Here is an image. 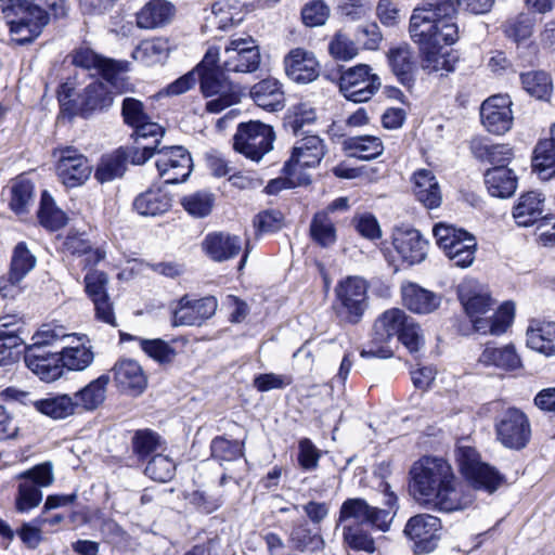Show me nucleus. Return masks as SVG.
Masks as SVG:
<instances>
[{"label": "nucleus", "instance_id": "nucleus-19", "mask_svg": "<svg viewBox=\"0 0 555 555\" xmlns=\"http://www.w3.org/2000/svg\"><path fill=\"white\" fill-rule=\"evenodd\" d=\"M441 528V521L438 517L429 514H418L408 520L404 534L414 541L415 553L426 554L438 546Z\"/></svg>", "mask_w": 555, "mask_h": 555}, {"label": "nucleus", "instance_id": "nucleus-36", "mask_svg": "<svg viewBox=\"0 0 555 555\" xmlns=\"http://www.w3.org/2000/svg\"><path fill=\"white\" fill-rule=\"evenodd\" d=\"M175 8L165 0H151L137 13V25L143 29H155L170 23Z\"/></svg>", "mask_w": 555, "mask_h": 555}, {"label": "nucleus", "instance_id": "nucleus-8", "mask_svg": "<svg viewBox=\"0 0 555 555\" xmlns=\"http://www.w3.org/2000/svg\"><path fill=\"white\" fill-rule=\"evenodd\" d=\"M410 317L401 309L393 308L385 311L374 323L373 337L360 351L362 358L388 359L393 356L390 346L395 336H399Z\"/></svg>", "mask_w": 555, "mask_h": 555}, {"label": "nucleus", "instance_id": "nucleus-31", "mask_svg": "<svg viewBox=\"0 0 555 555\" xmlns=\"http://www.w3.org/2000/svg\"><path fill=\"white\" fill-rule=\"evenodd\" d=\"M413 193L416 199L426 208L434 209L440 206L442 194L434 172L429 169H418L412 176Z\"/></svg>", "mask_w": 555, "mask_h": 555}, {"label": "nucleus", "instance_id": "nucleus-63", "mask_svg": "<svg viewBox=\"0 0 555 555\" xmlns=\"http://www.w3.org/2000/svg\"><path fill=\"white\" fill-rule=\"evenodd\" d=\"M141 349L159 363H169L173 360L176 351L163 339L138 338Z\"/></svg>", "mask_w": 555, "mask_h": 555}, {"label": "nucleus", "instance_id": "nucleus-40", "mask_svg": "<svg viewBox=\"0 0 555 555\" xmlns=\"http://www.w3.org/2000/svg\"><path fill=\"white\" fill-rule=\"evenodd\" d=\"M63 370L83 371L91 365L94 360L92 347L89 345L86 336L77 338V345L64 347L60 352Z\"/></svg>", "mask_w": 555, "mask_h": 555}, {"label": "nucleus", "instance_id": "nucleus-52", "mask_svg": "<svg viewBox=\"0 0 555 555\" xmlns=\"http://www.w3.org/2000/svg\"><path fill=\"white\" fill-rule=\"evenodd\" d=\"M10 207L16 215H25L34 205V184L27 179H18L11 190Z\"/></svg>", "mask_w": 555, "mask_h": 555}, {"label": "nucleus", "instance_id": "nucleus-44", "mask_svg": "<svg viewBox=\"0 0 555 555\" xmlns=\"http://www.w3.org/2000/svg\"><path fill=\"white\" fill-rule=\"evenodd\" d=\"M133 207L142 216H158L168 211L171 207V198L162 190H147L138 195Z\"/></svg>", "mask_w": 555, "mask_h": 555}, {"label": "nucleus", "instance_id": "nucleus-3", "mask_svg": "<svg viewBox=\"0 0 555 555\" xmlns=\"http://www.w3.org/2000/svg\"><path fill=\"white\" fill-rule=\"evenodd\" d=\"M220 51L217 47H209L196 66L197 81L205 98H214L206 103V111L218 114L227 107L236 104L241 99L238 86L225 77L222 65L219 66Z\"/></svg>", "mask_w": 555, "mask_h": 555}, {"label": "nucleus", "instance_id": "nucleus-10", "mask_svg": "<svg viewBox=\"0 0 555 555\" xmlns=\"http://www.w3.org/2000/svg\"><path fill=\"white\" fill-rule=\"evenodd\" d=\"M273 128L258 120L241 122L233 137L234 150L253 162H259L273 149Z\"/></svg>", "mask_w": 555, "mask_h": 555}, {"label": "nucleus", "instance_id": "nucleus-50", "mask_svg": "<svg viewBox=\"0 0 555 555\" xmlns=\"http://www.w3.org/2000/svg\"><path fill=\"white\" fill-rule=\"evenodd\" d=\"M160 436L152 429H138L131 438L132 453L140 460L145 461L152 453L162 447Z\"/></svg>", "mask_w": 555, "mask_h": 555}, {"label": "nucleus", "instance_id": "nucleus-25", "mask_svg": "<svg viewBox=\"0 0 555 555\" xmlns=\"http://www.w3.org/2000/svg\"><path fill=\"white\" fill-rule=\"evenodd\" d=\"M392 245L401 259L412 266L425 259L428 243L415 229L397 228L392 234Z\"/></svg>", "mask_w": 555, "mask_h": 555}, {"label": "nucleus", "instance_id": "nucleus-13", "mask_svg": "<svg viewBox=\"0 0 555 555\" xmlns=\"http://www.w3.org/2000/svg\"><path fill=\"white\" fill-rule=\"evenodd\" d=\"M457 461L463 476L476 490L491 494L504 481V477L494 467L480 462L479 454L474 448H459Z\"/></svg>", "mask_w": 555, "mask_h": 555}, {"label": "nucleus", "instance_id": "nucleus-28", "mask_svg": "<svg viewBox=\"0 0 555 555\" xmlns=\"http://www.w3.org/2000/svg\"><path fill=\"white\" fill-rule=\"evenodd\" d=\"M202 246L211 260L223 262L242 251L243 241L240 236L227 232H212L205 236Z\"/></svg>", "mask_w": 555, "mask_h": 555}, {"label": "nucleus", "instance_id": "nucleus-4", "mask_svg": "<svg viewBox=\"0 0 555 555\" xmlns=\"http://www.w3.org/2000/svg\"><path fill=\"white\" fill-rule=\"evenodd\" d=\"M379 488L386 508L372 506L361 498L347 499L340 506L338 521L346 522L353 519L356 525H370L379 531H388L399 508L398 498L391 491L389 483L382 481Z\"/></svg>", "mask_w": 555, "mask_h": 555}, {"label": "nucleus", "instance_id": "nucleus-27", "mask_svg": "<svg viewBox=\"0 0 555 555\" xmlns=\"http://www.w3.org/2000/svg\"><path fill=\"white\" fill-rule=\"evenodd\" d=\"M112 373L116 387L122 392L138 396L146 388V375L141 365L134 360L124 359L116 362Z\"/></svg>", "mask_w": 555, "mask_h": 555}, {"label": "nucleus", "instance_id": "nucleus-29", "mask_svg": "<svg viewBox=\"0 0 555 555\" xmlns=\"http://www.w3.org/2000/svg\"><path fill=\"white\" fill-rule=\"evenodd\" d=\"M24 361L33 373L47 383L54 382L63 375L59 352H36V349H25Z\"/></svg>", "mask_w": 555, "mask_h": 555}, {"label": "nucleus", "instance_id": "nucleus-59", "mask_svg": "<svg viewBox=\"0 0 555 555\" xmlns=\"http://www.w3.org/2000/svg\"><path fill=\"white\" fill-rule=\"evenodd\" d=\"M36 264V258L30 254L25 243H18L13 251L10 273L15 281H22Z\"/></svg>", "mask_w": 555, "mask_h": 555}, {"label": "nucleus", "instance_id": "nucleus-33", "mask_svg": "<svg viewBox=\"0 0 555 555\" xmlns=\"http://www.w3.org/2000/svg\"><path fill=\"white\" fill-rule=\"evenodd\" d=\"M526 337L530 349L546 357L555 356V322L531 320Z\"/></svg>", "mask_w": 555, "mask_h": 555}, {"label": "nucleus", "instance_id": "nucleus-1", "mask_svg": "<svg viewBox=\"0 0 555 555\" xmlns=\"http://www.w3.org/2000/svg\"><path fill=\"white\" fill-rule=\"evenodd\" d=\"M410 490L415 501L433 511L452 513L469 507L474 495L456 478L448 461L423 456L410 470Z\"/></svg>", "mask_w": 555, "mask_h": 555}, {"label": "nucleus", "instance_id": "nucleus-35", "mask_svg": "<svg viewBox=\"0 0 555 555\" xmlns=\"http://www.w3.org/2000/svg\"><path fill=\"white\" fill-rule=\"evenodd\" d=\"M515 172L505 165L494 166L485 172V184L490 195L506 198L517 189Z\"/></svg>", "mask_w": 555, "mask_h": 555}, {"label": "nucleus", "instance_id": "nucleus-38", "mask_svg": "<svg viewBox=\"0 0 555 555\" xmlns=\"http://www.w3.org/2000/svg\"><path fill=\"white\" fill-rule=\"evenodd\" d=\"M73 63L86 69H96L105 80L116 85L117 64L96 54L89 48H79L73 55Z\"/></svg>", "mask_w": 555, "mask_h": 555}, {"label": "nucleus", "instance_id": "nucleus-22", "mask_svg": "<svg viewBox=\"0 0 555 555\" xmlns=\"http://www.w3.org/2000/svg\"><path fill=\"white\" fill-rule=\"evenodd\" d=\"M217 306V299L212 296L192 299L189 295H184L179 299L177 307L172 311V325H201L205 320L215 314Z\"/></svg>", "mask_w": 555, "mask_h": 555}, {"label": "nucleus", "instance_id": "nucleus-18", "mask_svg": "<svg viewBox=\"0 0 555 555\" xmlns=\"http://www.w3.org/2000/svg\"><path fill=\"white\" fill-rule=\"evenodd\" d=\"M192 166L191 155L183 146H158L156 168L165 183L175 184L185 181L192 171Z\"/></svg>", "mask_w": 555, "mask_h": 555}, {"label": "nucleus", "instance_id": "nucleus-42", "mask_svg": "<svg viewBox=\"0 0 555 555\" xmlns=\"http://www.w3.org/2000/svg\"><path fill=\"white\" fill-rule=\"evenodd\" d=\"M109 383V376L103 374L96 379L90 382L74 395V402H77V409L93 411L105 400L106 387Z\"/></svg>", "mask_w": 555, "mask_h": 555}, {"label": "nucleus", "instance_id": "nucleus-7", "mask_svg": "<svg viewBox=\"0 0 555 555\" xmlns=\"http://www.w3.org/2000/svg\"><path fill=\"white\" fill-rule=\"evenodd\" d=\"M0 8L13 41L25 44L40 35V26L46 17L38 10L27 7L25 0H0Z\"/></svg>", "mask_w": 555, "mask_h": 555}, {"label": "nucleus", "instance_id": "nucleus-32", "mask_svg": "<svg viewBox=\"0 0 555 555\" xmlns=\"http://www.w3.org/2000/svg\"><path fill=\"white\" fill-rule=\"evenodd\" d=\"M387 61L400 83L405 87H411L414 83L416 63L413 51L408 43L390 48L387 52Z\"/></svg>", "mask_w": 555, "mask_h": 555}, {"label": "nucleus", "instance_id": "nucleus-11", "mask_svg": "<svg viewBox=\"0 0 555 555\" xmlns=\"http://www.w3.org/2000/svg\"><path fill=\"white\" fill-rule=\"evenodd\" d=\"M337 315L341 321L357 324L367 309V283L359 276H348L340 281L336 288Z\"/></svg>", "mask_w": 555, "mask_h": 555}, {"label": "nucleus", "instance_id": "nucleus-17", "mask_svg": "<svg viewBox=\"0 0 555 555\" xmlns=\"http://www.w3.org/2000/svg\"><path fill=\"white\" fill-rule=\"evenodd\" d=\"M7 402H20L24 405L33 404L37 411L54 420L66 418L77 410V402L68 395H60L33 401L30 393L15 387H8L0 393Z\"/></svg>", "mask_w": 555, "mask_h": 555}, {"label": "nucleus", "instance_id": "nucleus-47", "mask_svg": "<svg viewBox=\"0 0 555 555\" xmlns=\"http://www.w3.org/2000/svg\"><path fill=\"white\" fill-rule=\"evenodd\" d=\"M291 546L300 553H315L324 548V540L319 532H313L308 524L296 525L289 534Z\"/></svg>", "mask_w": 555, "mask_h": 555}, {"label": "nucleus", "instance_id": "nucleus-64", "mask_svg": "<svg viewBox=\"0 0 555 555\" xmlns=\"http://www.w3.org/2000/svg\"><path fill=\"white\" fill-rule=\"evenodd\" d=\"M357 44L345 34L338 31L328 44L330 54L339 61H349L358 54Z\"/></svg>", "mask_w": 555, "mask_h": 555}, {"label": "nucleus", "instance_id": "nucleus-2", "mask_svg": "<svg viewBox=\"0 0 555 555\" xmlns=\"http://www.w3.org/2000/svg\"><path fill=\"white\" fill-rule=\"evenodd\" d=\"M457 296L478 333L501 335L514 320L515 306L508 301L501 305L490 319L481 318L492 309L494 301L488 287L475 279L463 280L457 286Z\"/></svg>", "mask_w": 555, "mask_h": 555}, {"label": "nucleus", "instance_id": "nucleus-46", "mask_svg": "<svg viewBox=\"0 0 555 555\" xmlns=\"http://www.w3.org/2000/svg\"><path fill=\"white\" fill-rule=\"evenodd\" d=\"M532 168L542 180L555 175V138L539 141L533 152Z\"/></svg>", "mask_w": 555, "mask_h": 555}, {"label": "nucleus", "instance_id": "nucleus-61", "mask_svg": "<svg viewBox=\"0 0 555 555\" xmlns=\"http://www.w3.org/2000/svg\"><path fill=\"white\" fill-rule=\"evenodd\" d=\"M442 46H429L427 49H420L422 53V67L428 73L452 72L453 67L443 53Z\"/></svg>", "mask_w": 555, "mask_h": 555}, {"label": "nucleus", "instance_id": "nucleus-41", "mask_svg": "<svg viewBox=\"0 0 555 555\" xmlns=\"http://www.w3.org/2000/svg\"><path fill=\"white\" fill-rule=\"evenodd\" d=\"M479 361L485 365H492L505 371H513L521 365L520 358L512 345L504 347L487 345L479 357Z\"/></svg>", "mask_w": 555, "mask_h": 555}, {"label": "nucleus", "instance_id": "nucleus-34", "mask_svg": "<svg viewBox=\"0 0 555 555\" xmlns=\"http://www.w3.org/2000/svg\"><path fill=\"white\" fill-rule=\"evenodd\" d=\"M469 150L476 159L491 164L493 167L507 166L514 157L513 149L509 145L491 143L488 139L480 137L472 139Z\"/></svg>", "mask_w": 555, "mask_h": 555}, {"label": "nucleus", "instance_id": "nucleus-62", "mask_svg": "<svg viewBox=\"0 0 555 555\" xmlns=\"http://www.w3.org/2000/svg\"><path fill=\"white\" fill-rule=\"evenodd\" d=\"M189 504L202 514H211L223 504L221 495L208 493L204 490H194L185 495Z\"/></svg>", "mask_w": 555, "mask_h": 555}, {"label": "nucleus", "instance_id": "nucleus-5", "mask_svg": "<svg viewBox=\"0 0 555 555\" xmlns=\"http://www.w3.org/2000/svg\"><path fill=\"white\" fill-rule=\"evenodd\" d=\"M112 88H115L119 93L129 90L128 83L117 75L116 85H112L107 80L106 82L92 81L89 83L75 100L73 108L67 106L69 102H66V99L70 96V89L65 83L59 92V101L64 111H70L72 114H80L87 117L93 112L106 109L113 104Z\"/></svg>", "mask_w": 555, "mask_h": 555}, {"label": "nucleus", "instance_id": "nucleus-15", "mask_svg": "<svg viewBox=\"0 0 555 555\" xmlns=\"http://www.w3.org/2000/svg\"><path fill=\"white\" fill-rule=\"evenodd\" d=\"M260 63L259 47L250 36L232 38L224 47L222 68L228 73H254Z\"/></svg>", "mask_w": 555, "mask_h": 555}, {"label": "nucleus", "instance_id": "nucleus-51", "mask_svg": "<svg viewBox=\"0 0 555 555\" xmlns=\"http://www.w3.org/2000/svg\"><path fill=\"white\" fill-rule=\"evenodd\" d=\"M310 235L322 247H328L336 242V229L327 211L314 215L310 223Z\"/></svg>", "mask_w": 555, "mask_h": 555}, {"label": "nucleus", "instance_id": "nucleus-20", "mask_svg": "<svg viewBox=\"0 0 555 555\" xmlns=\"http://www.w3.org/2000/svg\"><path fill=\"white\" fill-rule=\"evenodd\" d=\"M325 153L324 141L319 135H306L296 141L283 170L289 179L295 178L300 168L318 166Z\"/></svg>", "mask_w": 555, "mask_h": 555}, {"label": "nucleus", "instance_id": "nucleus-26", "mask_svg": "<svg viewBox=\"0 0 555 555\" xmlns=\"http://www.w3.org/2000/svg\"><path fill=\"white\" fill-rule=\"evenodd\" d=\"M285 73L289 79L309 83L320 74V65L314 54L301 48L291 50L284 57Z\"/></svg>", "mask_w": 555, "mask_h": 555}, {"label": "nucleus", "instance_id": "nucleus-43", "mask_svg": "<svg viewBox=\"0 0 555 555\" xmlns=\"http://www.w3.org/2000/svg\"><path fill=\"white\" fill-rule=\"evenodd\" d=\"M170 46L166 38H153L143 40L133 50L132 57L146 65L152 66L163 63L169 55Z\"/></svg>", "mask_w": 555, "mask_h": 555}, {"label": "nucleus", "instance_id": "nucleus-14", "mask_svg": "<svg viewBox=\"0 0 555 555\" xmlns=\"http://www.w3.org/2000/svg\"><path fill=\"white\" fill-rule=\"evenodd\" d=\"M380 79L366 64H359L343 72L339 89L344 96L354 103L369 101L379 89Z\"/></svg>", "mask_w": 555, "mask_h": 555}, {"label": "nucleus", "instance_id": "nucleus-58", "mask_svg": "<svg viewBox=\"0 0 555 555\" xmlns=\"http://www.w3.org/2000/svg\"><path fill=\"white\" fill-rule=\"evenodd\" d=\"M176 472V464L173 461L160 453L155 454L147 462L144 473L151 479L158 482H167L172 479Z\"/></svg>", "mask_w": 555, "mask_h": 555}, {"label": "nucleus", "instance_id": "nucleus-57", "mask_svg": "<svg viewBox=\"0 0 555 555\" xmlns=\"http://www.w3.org/2000/svg\"><path fill=\"white\" fill-rule=\"evenodd\" d=\"M215 197L208 191H197L184 196L181 201L183 208L195 218H204L211 212Z\"/></svg>", "mask_w": 555, "mask_h": 555}, {"label": "nucleus", "instance_id": "nucleus-24", "mask_svg": "<svg viewBox=\"0 0 555 555\" xmlns=\"http://www.w3.org/2000/svg\"><path fill=\"white\" fill-rule=\"evenodd\" d=\"M121 116L124 122L133 129L132 135L137 138H156L164 135V129L151 120L144 104L134 98L122 100Z\"/></svg>", "mask_w": 555, "mask_h": 555}, {"label": "nucleus", "instance_id": "nucleus-48", "mask_svg": "<svg viewBox=\"0 0 555 555\" xmlns=\"http://www.w3.org/2000/svg\"><path fill=\"white\" fill-rule=\"evenodd\" d=\"M345 149L352 157L371 160L383 154L384 144L378 137L360 135L347 139L345 141Z\"/></svg>", "mask_w": 555, "mask_h": 555}, {"label": "nucleus", "instance_id": "nucleus-12", "mask_svg": "<svg viewBox=\"0 0 555 555\" xmlns=\"http://www.w3.org/2000/svg\"><path fill=\"white\" fill-rule=\"evenodd\" d=\"M17 478L21 482L15 498V508L18 513H29L42 501L43 495L40 488L53 483V465L51 462L38 464L21 473Z\"/></svg>", "mask_w": 555, "mask_h": 555}, {"label": "nucleus", "instance_id": "nucleus-55", "mask_svg": "<svg viewBox=\"0 0 555 555\" xmlns=\"http://www.w3.org/2000/svg\"><path fill=\"white\" fill-rule=\"evenodd\" d=\"M69 337L65 327L56 324H43L33 336L31 344L26 345L25 349H36V352L44 351L43 348L60 339Z\"/></svg>", "mask_w": 555, "mask_h": 555}, {"label": "nucleus", "instance_id": "nucleus-6", "mask_svg": "<svg viewBox=\"0 0 555 555\" xmlns=\"http://www.w3.org/2000/svg\"><path fill=\"white\" fill-rule=\"evenodd\" d=\"M455 4L451 0H442L436 3L428 2L416 7L410 17L409 34L420 49L437 46V29L439 16H454Z\"/></svg>", "mask_w": 555, "mask_h": 555}, {"label": "nucleus", "instance_id": "nucleus-49", "mask_svg": "<svg viewBox=\"0 0 555 555\" xmlns=\"http://www.w3.org/2000/svg\"><path fill=\"white\" fill-rule=\"evenodd\" d=\"M38 219L42 227L51 231L61 229L66 224V215L55 206L53 197L43 191L40 198Z\"/></svg>", "mask_w": 555, "mask_h": 555}, {"label": "nucleus", "instance_id": "nucleus-60", "mask_svg": "<svg viewBox=\"0 0 555 555\" xmlns=\"http://www.w3.org/2000/svg\"><path fill=\"white\" fill-rule=\"evenodd\" d=\"M344 541L349 547L356 551H364L373 553L375 551V542L371 534L360 525L344 526Z\"/></svg>", "mask_w": 555, "mask_h": 555}, {"label": "nucleus", "instance_id": "nucleus-23", "mask_svg": "<svg viewBox=\"0 0 555 555\" xmlns=\"http://www.w3.org/2000/svg\"><path fill=\"white\" fill-rule=\"evenodd\" d=\"M56 171L62 183L67 188L83 184L91 175V165L87 157L73 146L60 150Z\"/></svg>", "mask_w": 555, "mask_h": 555}, {"label": "nucleus", "instance_id": "nucleus-21", "mask_svg": "<svg viewBox=\"0 0 555 555\" xmlns=\"http://www.w3.org/2000/svg\"><path fill=\"white\" fill-rule=\"evenodd\" d=\"M511 106L508 95L496 94L485 100L480 106V119L485 129L496 135L509 131L514 119Z\"/></svg>", "mask_w": 555, "mask_h": 555}, {"label": "nucleus", "instance_id": "nucleus-37", "mask_svg": "<svg viewBox=\"0 0 555 555\" xmlns=\"http://www.w3.org/2000/svg\"><path fill=\"white\" fill-rule=\"evenodd\" d=\"M544 196L535 191L522 194L514 206L513 217L520 227H529L543 218Z\"/></svg>", "mask_w": 555, "mask_h": 555}, {"label": "nucleus", "instance_id": "nucleus-45", "mask_svg": "<svg viewBox=\"0 0 555 555\" xmlns=\"http://www.w3.org/2000/svg\"><path fill=\"white\" fill-rule=\"evenodd\" d=\"M127 159V153L122 149L103 155L96 166L94 178L99 182L105 183L122 177L126 171Z\"/></svg>", "mask_w": 555, "mask_h": 555}, {"label": "nucleus", "instance_id": "nucleus-30", "mask_svg": "<svg viewBox=\"0 0 555 555\" xmlns=\"http://www.w3.org/2000/svg\"><path fill=\"white\" fill-rule=\"evenodd\" d=\"M401 296L403 306L418 314L431 313L441 304L439 295L412 282L402 284Z\"/></svg>", "mask_w": 555, "mask_h": 555}, {"label": "nucleus", "instance_id": "nucleus-56", "mask_svg": "<svg viewBox=\"0 0 555 555\" xmlns=\"http://www.w3.org/2000/svg\"><path fill=\"white\" fill-rule=\"evenodd\" d=\"M244 443L236 440H229L224 437H216L210 444L211 455L221 465L225 462H233L241 459Z\"/></svg>", "mask_w": 555, "mask_h": 555}, {"label": "nucleus", "instance_id": "nucleus-16", "mask_svg": "<svg viewBox=\"0 0 555 555\" xmlns=\"http://www.w3.org/2000/svg\"><path fill=\"white\" fill-rule=\"evenodd\" d=\"M498 440L506 448L520 450L527 446L531 427L527 415L517 408H508L495 422Z\"/></svg>", "mask_w": 555, "mask_h": 555}, {"label": "nucleus", "instance_id": "nucleus-54", "mask_svg": "<svg viewBox=\"0 0 555 555\" xmlns=\"http://www.w3.org/2000/svg\"><path fill=\"white\" fill-rule=\"evenodd\" d=\"M24 334L25 331L22 326L0 333V365L8 364L17 357L18 351L16 349L26 344Z\"/></svg>", "mask_w": 555, "mask_h": 555}, {"label": "nucleus", "instance_id": "nucleus-39", "mask_svg": "<svg viewBox=\"0 0 555 555\" xmlns=\"http://www.w3.org/2000/svg\"><path fill=\"white\" fill-rule=\"evenodd\" d=\"M250 95L256 105L266 111L278 112L284 107V93L275 79L259 81L251 88Z\"/></svg>", "mask_w": 555, "mask_h": 555}, {"label": "nucleus", "instance_id": "nucleus-53", "mask_svg": "<svg viewBox=\"0 0 555 555\" xmlns=\"http://www.w3.org/2000/svg\"><path fill=\"white\" fill-rule=\"evenodd\" d=\"M522 88L539 100H546L552 91L551 77L542 70H532L520 75Z\"/></svg>", "mask_w": 555, "mask_h": 555}, {"label": "nucleus", "instance_id": "nucleus-9", "mask_svg": "<svg viewBox=\"0 0 555 555\" xmlns=\"http://www.w3.org/2000/svg\"><path fill=\"white\" fill-rule=\"evenodd\" d=\"M437 245L460 268L469 267L475 260L477 242L474 235L447 223H437L433 229Z\"/></svg>", "mask_w": 555, "mask_h": 555}]
</instances>
